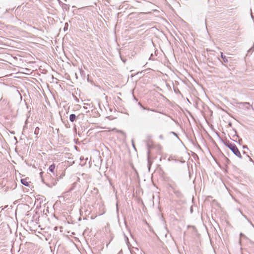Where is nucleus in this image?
Segmentation results:
<instances>
[{"mask_svg": "<svg viewBox=\"0 0 254 254\" xmlns=\"http://www.w3.org/2000/svg\"><path fill=\"white\" fill-rule=\"evenodd\" d=\"M225 145L232 151V152L239 158H242V155L237 146L235 144L230 143L229 141L225 143Z\"/></svg>", "mask_w": 254, "mask_h": 254, "instance_id": "1", "label": "nucleus"}, {"mask_svg": "<svg viewBox=\"0 0 254 254\" xmlns=\"http://www.w3.org/2000/svg\"><path fill=\"white\" fill-rule=\"evenodd\" d=\"M169 187L171 189L176 196L178 198H182L183 197V195L181 191L177 188L176 185H172L171 184H168Z\"/></svg>", "mask_w": 254, "mask_h": 254, "instance_id": "2", "label": "nucleus"}, {"mask_svg": "<svg viewBox=\"0 0 254 254\" xmlns=\"http://www.w3.org/2000/svg\"><path fill=\"white\" fill-rule=\"evenodd\" d=\"M80 115H78L77 117L76 116L75 114H71L69 116V121L71 122H73L75 121L76 119H78L79 118Z\"/></svg>", "mask_w": 254, "mask_h": 254, "instance_id": "3", "label": "nucleus"}, {"mask_svg": "<svg viewBox=\"0 0 254 254\" xmlns=\"http://www.w3.org/2000/svg\"><path fill=\"white\" fill-rule=\"evenodd\" d=\"M55 169V165L54 164H53L50 166L49 167V170L54 174V170Z\"/></svg>", "mask_w": 254, "mask_h": 254, "instance_id": "4", "label": "nucleus"}, {"mask_svg": "<svg viewBox=\"0 0 254 254\" xmlns=\"http://www.w3.org/2000/svg\"><path fill=\"white\" fill-rule=\"evenodd\" d=\"M21 183L22 185L25 186H29V183L27 181L26 179H22L21 180Z\"/></svg>", "mask_w": 254, "mask_h": 254, "instance_id": "5", "label": "nucleus"}, {"mask_svg": "<svg viewBox=\"0 0 254 254\" xmlns=\"http://www.w3.org/2000/svg\"><path fill=\"white\" fill-rule=\"evenodd\" d=\"M138 104L140 105V106L141 107V108L143 110H147V111H153V112H156L155 110H154L153 109H150V108H148L144 107L140 103H139Z\"/></svg>", "mask_w": 254, "mask_h": 254, "instance_id": "6", "label": "nucleus"}, {"mask_svg": "<svg viewBox=\"0 0 254 254\" xmlns=\"http://www.w3.org/2000/svg\"><path fill=\"white\" fill-rule=\"evenodd\" d=\"M221 57L224 63H227L228 62V60L227 57L225 56H224L223 55V53H222V52L221 53Z\"/></svg>", "mask_w": 254, "mask_h": 254, "instance_id": "7", "label": "nucleus"}, {"mask_svg": "<svg viewBox=\"0 0 254 254\" xmlns=\"http://www.w3.org/2000/svg\"><path fill=\"white\" fill-rule=\"evenodd\" d=\"M152 145V141L150 140V139H148V140L146 141V145L147 146L148 148L149 149Z\"/></svg>", "mask_w": 254, "mask_h": 254, "instance_id": "8", "label": "nucleus"}, {"mask_svg": "<svg viewBox=\"0 0 254 254\" xmlns=\"http://www.w3.org/2000/svg\"><path fill=\"white\" fill-rule=\"evenodd\" d=\"M39 131V128L37 127L35 129V131H34L35 134H38Z\"/></svg>", "mask_w": 254, "mask_h": 254, "instance_id": "9", "label": "nucleus"}, {"mask_svg": "<svg viewBox=\"0 0 254 254\" xmlns=\"http://www.w3.org/2000/svg\"><path fill=\"white\" fill-rule=\"evenodd\" d=\"M247 156L249 158V160L254 163V161H253V160L248 155H247Z\"/></svg>", "mask_w": 254, "mask_h": 254, "instance_id": "10", "label": "nucleus"}, {"mask_svg": "<svg viewBox=\"0 0 254 254\" xmlns=\"http://www.w3.org/2000/svg\"><path fill=\"white\" fill-rule=\"evenodd\" d=\"M150 165H151L150 162L149 160L148 159V168H149V169H150Z\"/></svg>", "mask_w": 254, "mask_h": 254, "instance_id": "11", "label": "nucleus"}, {"mask_svg": "<svg viewBox=\"0 0 254 254\" xmlns=\"http://www.w3.org/2000/svg\"><path fill=\"white\" fill-rule=\"evenodd\" d=\"M57 180H55V182L53 183L52 186H54L57 184Z\"/></svg>", "mask_w": 254, "mask_h": 254, "instance_id": "12", "label": "nucleus"}, {"mask_svg": "<svg viewBox=\"0 0 254 254\" xmlns=\"http://www.w3.org/2000/svg\"><path fill=\"white\" fill-rule=\"evenodd\" d=\"M243 147V148H246V149H248V147L247 145H244Z\"/></svg>", "mask_w": 254, "mask_h": 254, "instance_id": "13", "label": "nucleus"}, {"mask_svg": "<svg viewBox=\"0 0 254 254\" xmlns=\"http://www.w3.org/2000/svg\"><path fill=\"white\" fill-rule=\"evenodd\" d=\"M132 144L133 147L135 148V145H134V144L133 140H132Z\"/></svg>", "mask_w": 254, "mask_h": 254, "instance_id": "14", "label": "nucleus"}, {"mask_svg": "<svg viewBox=\"0 0 254 254\" xmlns=\"http://www.w3.org/2000/svg\"><path fill=\"white\" fill-rule=\"evenodd\" d=\"M59 2L60 5L62 4V2L61 0H59Z\"/></svg>", "mask_w": 254, "mask_h": 254, "instance_id": "15", "label": "nucleus"}, {"mask_svg": "<svg viewBox=\"0 0 254 254\" xmlns=\"http://www.w3.org/2000/svg\"><path fill=\"white\" fill-rule=\"evenodd\" d=\"M144 12H140V14H144Z\"/></svg>", "mask_w": 254, "mask_h": 254, "instance_id": "16", "label": "nucleus"}, {"mask_svg": "<svg viewBox=\"0 0 254 254\" xmlns=\"http://www.w3.org/2000/svg\"><path fill=\"white\" fill-rule=\"evenodd\" d=\"M124 63H125L126 61L125 60H122Z\"/></svg>", "mask_w": 254, "mask_h": 254, "instance_id": "17", "label": "nucleus"}, {"mask_svg": "<svg viewBox=\"0 0 254 254\" xmlns=\"http://www.w3.org/2000/svg\"><path fill=\"white\" fill-rule=\"evenodd\" d=\"M190 211H191V212H192V208H191V209H190Z\"/></svg>", "mask_w": 254, "mask_h": 254, "instance_id": "18", "label": "nucleus"}, {"mask_svg": "<svg viewBox=\"0 0 254 254\" xmlns=\"http://www.w3.org/2000/svg\"><path fill=\"white\" fill-rule=\"evenodd\" d=\"M243 153H244V154H245V153H246V152H245V151H244V152H243Z\"/></svg>", "mask_w": 254, "mask_h": 254, "instance_id": "19", "label": "nucleus"}]
</instances>
